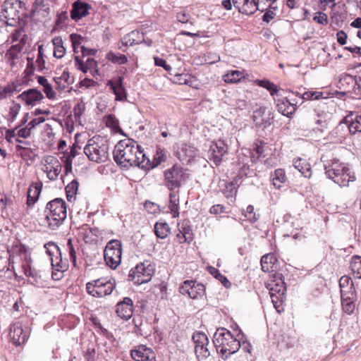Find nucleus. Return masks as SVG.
<instances>
[{
  "label": "nucleus",
  "mask_w": 361,
  "mask_h": 361,
  "mask_svg": "<svg viewBox=\"0 0 361 361\" xmlns=\"http://www.w3.org/2000/svg\"><path fill=\"white\" fill-rule=\"evenodd\" d=\"M136 153L139 152V145L131 139L119 141L113 152L114 159L121 167L128 169L136 164Z\"/></svg>",
  "instance_id": "obj_1"
},
{
  "label": "nucleus",
  "mask_w": 361,
  "mask_h": 361,
  "mask_svg": "<svg viewBox=\"0 0 361 361\" xmlns=\"http://www.w3.org/2000/svg\"><path fill=\"white\" fill-rule=\"evenodd\" d=\"M213 343L217 353L221 354L224 360L235 353L240 348V341L224 328L218 329L216 331Z\"/></svg>",
  "instance_id": "obj_2"
},
{
  "label": "nucleus",
  "mask_w": 361,
  "mask_h": 361,
  "mask_svg": "<svg viewBox=\"0 0 361 361\" xmlns=\"http://www.w3.org/2000/svg\"><path fill=\"white\" fill-rule=\"evenodd\" d=\"M45 220L51 230L57 229L64 221L67 216L66 204L61 198H56L47 204Z\"/></svg>",
  "instance_id": "obj_3"
},
{
  "label": "nucleus",
  "mask_w": 361,
  "mask_h": 361,
  "mask_svg": "<svg viewBox=\"0 0 361 361\" xmlns=\"http://www.w3.org/2000/svg\"><path fill=\"white\" fill-rule=\"evenodd\" d=\"M109 145L100 137L90 139L84 148V152L90 161L105 162L109 157Z\"/></svg>",
  "instance_id": "obj_4"
},
{
  "label": "nucleus",
  "mask_w": 361,
  "mask_h": 361,
  "mask_svg": "<svg viewBox=\"0 0 361 361\" xmlns=\"http://www.w3.org/2000/svg\"><path fill=\"white\" fill-rule=\"evenodd\" d=\"M23 4L18 0H7L4 3L0 18L5 20L7 25L16 26L23 14Z\"/></svg>",
  "instance_id": "obj_5"
},
{
  "label": "nucleus",
  "mask_w": 361,
  "mask_h": 361,
  "mask_svg": "<svg viewBox=\"0 0 361 361\" xmlns=\"http://www.w3.org/2000/svg\"><path fill=\"white\" fill-rule=\"evenodd\" d=\"M115 287V280L108 277L93 280L86 284L87 293L95 298H102L111 294Z\"/></svg>",
  "instance_id": "obj_6"
},
{
  "label": "nucleus",
  "mask_w": 361,
  "mask_h": 361,
  "mask_svg": "<svg viewBox=\"0 0 361 361\" xmlns=\"http://www.w3.org/2000/svg\"><path fill=\"white\" fill-rule=\"evenodd\" d=\"M188 178L186 170L178 165H174L164 172L165 185L169 190H178Z\"/></svg>",
  "instance_id": "obj_7"
},
{
  "label": "nucleus",
  "mask_w": 361,
  "mask_h": 361,
  "mask_svg": "<svg viewBox=\"0 0 361 361\" xmlns=\"http://www.w3.org/2000/svg\"><path fill=\"white\" fill-rule=\"evenodd\" d=\"M153 273L154 269L148 262L140 263L130 271L128 280L135 285H141L149 282Z\"/></svg>",
  "instance_id": "obj_8"
},
{
  "label": "nucleus",
  "mask_w": 361,
  "mask_h": 361,
  "mask_svg": "<svg viewBox=\"0 0 361 361\" xmlns=\"http://www.w3.org/2000/svg\"><path fill=\"white\" fill-rule=\"evenodd\" d=\"M121 243L119 240H114L107 243L104 256L106 264L112 269H115L121 259Z\"/></svg>",
  "instance_id": "obj_9"
},
{
  "label": "nucleus",
  "mask_w": 361,
  "mask_h": 361,
  "mask_svg": "<svg viewBox=\"0 0 361 361\" xmlns=\"http://www.w3.org/2000/svg\"><path fill=\"white\" fill-rule=\"evenodd\" d=\"M11 43L13 45L8 51L11 57H17L18 54L20 52L23 47L28 43L29 37L23 27L17 28L11 35Z\"/></svg>",
  "instance_id": "obj_10"
},
{
  "label": "nucleus",
  "mask_w": 361,
  "mask_h": 361,
  "mask_svg": "<svg viewBox=\"0 0 361 361\" xmlns=\"http://www.w3.org/2000/svg\"><path fill=\"white\" fill-rule=\"evenodd\" d=\"M267 288L269 290L272 303L277 311L280 312V310H278V303L281 302L284 298L286 290L285 283L281 277H279L276 280L269 283Z\"/></svg>",
  "instance_id": "obj_11"
},
{
  "label": "nucleus",
  "mask_w": 361,
  "mask_h": 361,
  "mask_svg": "<svg viewBox=\"0 0 361 361\" xmlns=\"http://www.w3.org/2000/svg\"><path fill=\"white\" fill-rule=\"evenodd\" d=\"M47 253L50 256L51 265L57 271H63L67 269V264L63 261L61 250L54 243L49 242L44 245Z\"/></svg>",
  "instance_id": "obj_12"
},
{
  "label": "nucleus",
  "mask_w": 361,
  "mask_h": 361,
  "mask_svg": "<svg viewBox=\"0 0 361 361\" xmlns=\"http://www.w3.org/2000/svg\"><path fill=\"white\" fill-rule=\"evenodd\" d=\"M228 152V147L222 140L212 142L208 154L209 158L217 166L221 164L223 157Z\"/></svg>",
  "instance_id": "obj_13"
},
{
  "label": "nucleus",
  "mask_w": 361,
  "mask_h": 361,
  "mask_svg": "<svg viewBox=\"0 0 361 361\" xmlns=\"http://www.w3.org/2000/svg\"><path fill=\"white\" fill-rule=\"evenodd\" d=\"M192 340L195 345V350L197 358L206 359L210 355L207 348L209 340L207 335L202 332H195L192 336Z\"/></svg>",
  "instance_id": "obj_14"
},
{
  "label": "nucleus",
  "mask_w": 361,
  "mask_h": 361,
  "mask_svg": "<svg viewBox=\"0 0 361 361\" xmlns=\"http://www.w3.org/2000/svg\"><path fill=\"white\" fill-rule=\"evenodd\" d=\"M179 292L192 299H197L204 295V286L202 283H196L194 281L186 280L180 286Z\"/></svg>",
  "instance_id": "obj_15"
},
{
  "label": "nucleus",
  "mask_w": 361,
  "mask_h": 361,
  "mask_svg": "<svg viewBox=\"0 0 361 361\" xmlns=\"http://www.w3.org/2000/svg\"><path fill=\"white\" fill-rule=\"evenodd\" d=\"M106 86L115 94V100L118 102H127V91L123 85L122 77L114 78L107 81Z\"/></svg>",
  "instance_id": "obj_16"
},
{
  "label": "nucleus",
  "mask_w": 361,
  "mask_h": 361,
  "mask_svg": "<svg viewBox=\"0 0 361 361\" xmlns=\"http://www.w3.org/2000/svg\"><path fill=\"white\" fill-rule=\"evenodd\" d=\"M346 166L340 163L338 160L329 161L324 165L326 175L336 183H337L338 178L341 176Z\"/></svg>",
  "instance_id": "obj_17"
},
{
  "label": "nucleus",
  "mask_w": 361,
  "mask_h": 361,
  "mask_svg": "<svg viewBox=\"0 0 361 361\" xmlns=\"http://www.w3.org/2000/svg\"><path fill=\"white\" fill-rule=\"evenodd\" d=\"M17 99L23 102L26 105L33 106L40 102L44 99V96L39 90L32 88L22 92L17 97Z\"/></svg>",
  "instance_id": "obj_18"
},
{
  "label": "nucleus",
  "mask_w": 361,
  "mask_h": 361,
  "mask_svg": "<svg viewBox=\"0 0 361 361\" xmlns=\"http://www.w3.org/2000/svg\"><path fill=\"white\" fill-rule=\"evenodd\" d=\"M9 337L16 345H20L26 341L27 334L24 332L23 324L20 322H15L11 326Z\"/></svg>",
  "instance_id": "obj_19"
},
{
  "label": "nucleus",
  "mask_w": 361,
  "mask_h": 361,
  "mask_svg": "<svg viewBox=\"0 0 361 361\" xmlns=\"http://www.w3.org/2000/svg\"><path fill=\"white\" fill-rule=\"evenodd\" d=\"M131 357L135 361H155L154 351L145 345H139L136 349L131 350Z\"/></svg>",
  "instance_id": "obj_20"
},
{
  "label": "nucleus",
  "mask_w": 361,
  "mask_h": 361,
  "mask_svg": "<svg viewBox=\"0 0 361 361\" xmlns=\"http://www.w3.org/2000/svg\"><path fill=\"white\" fill-rule=\"evenodd\" d=\"M116 314L123 319H129L133 313V302L130 298H124L123 300L116 305Z\"/></svg>",
  "instance_id": "obj_21"
},
{
  "label": "nucleus",
  "mask_w": 361,
  "mask_h": 361,
  "mask_svg": "<svg viewBox=\"0 0 361 361\" xmlns=\"http://www.w3.org/2000/svg\"><path fill=\"white\" fill-rule=\"evenodd\" d=\"M90 8L91 6L89 4L78 0L73 4L71 17L75 21L80 20L89 15Z\"/></svg>",
  "instance_id": "obj_22"
},
{
  "label": "nucleus",
  "mask_w": 361,
  "mask_h": 361,
  "mask_svg": "<svg viewBox=\"0 0 361 361\" xmlns=\"http://www.w3.org/2000/svg\"><path fill=\"white\" fill-rule=\"evenodd\" d=\"M349 118V116H347L334 128L331 132L332 137L341 140L348 135L351 134L350 131Z\"/></svg>",
  "instance_id": "obj_23"
},
{
  "label": "nucleus",
  "mask_w": 361,
  "mask_h": 361,
  "mask_svg": "<svg viewBox=\"0 0 361 361\" xmlns=\"http://www.w3.org/2000/svg\"><path fill=\"white\" fill-rule=\"evenodd\" d=\"M233 4L243 14L251 15L257 10L255 0H233Z\"/></svg>",
  "instance_id": "obj_24"
},
{
  "label": "nucleus",
  "mask_w": 361,
  "mask_h": 361,
  "mask_svg": "<svg viewBox=\"0 0 361 361\" xmlns=\"http://www.w3.org/2000/svg\"><path fill=\"white\" fill-rule=\"evenodd\" d=\"M265 111L266 108L261 106L254 111L252 116V119L256 126L264 128L271 126L272 119V118L270 117V115L265 114Z\"/></svg>",
  "instance_id": "obj_25"
},
{
  "label": "nucleus",
  "mask_w": 361,
  "mask_h": 361,
  "mask_svg": "<svg viewBox=\"0 0 361 361\" xmlns=\"http://www.w3.org/2000/svg\"><path fill=\"white\" fill-rule=\"evenodd\" d=\"M53 80L56 84L55 88L61 92L69 91V86L73 82L68 71H64L60 76L54 77Z\"/></svg>",
  "instance_id": "obj_26"
},
{
  "label": "nucleus",
  "mask_w": 361,
  "mask_h": 361,
  "mask_svg": "<svg viewBox=\"0 0 361 361\" xmlns=\"http://www.w3.org/2000/svg\"><path fill=\"white\" fill-rule=\"evenodd\" d=\"M276 108L282 115L290 117L296 110V105L290 103L287 99H282L276 101Z\"/></svg>",
  "instance_id": "obj_27"
},
{
  "label": "nucleus",
  "mask_w": 361,
  "mask_h": 361,
  "mask_svg": "<svg viewBox=\"0 0 361 361\" xmlns=\"http://www.w3.org/2000/svg\"><path fill=\"white\" fill-rule=\"evenodd\" d=\"M168 207L173 218L179 216V190H170Z\"/></svg>",
  "instance_id": "obj_28"
},
{
  "label": "nucleus",
  "mask_w": 361,
  "mask_h": 361,
  "mask_svg": "<svg viewBox=\"0 0 361 361\" xmlns=\"http://www.w3.org/2000/svg\"><path fill=\"white\" fill-rule=\"evenodd\" d=\"M75 61L78 68L82 71L83 73H87L88 71L97 72V62L92 58L88 57L85 63H83V61L79 58V56H75Z\"/></svg>",
  "instance_id": "obj_29"
},
{
  "label": "nucleus",
  "mask_w": 361,
  "mask_h": 361,
  "mask_svg": "<svg viewBox=\"0 0 361 361\" xmlns=\"http://www.w3.org/2000/svg\"><path fill=\"white\" fill-rule=\"evenodd\" d=\"M42 190V183H33L32 184L27 191V204L28 206L33 205L39 196Z\"/></svg>",
  "instance_id": "obj_30"
},
{
  "label": "nucleus",
  "mask_w": 361,
  "mask_h": 361,
  "mask_svg": "<svg viewBox=\"0 0 361 361\" xmlns=\"http://www.w3.org/2000/svg\"><path fill=\"white\" fill-rule=\"evenodd\" d=\"M139 152L141 154H138L136 153V161L137 164H133V166H138L139 168L144 169L145 171L153 169V166H152V163L148 157H146L145 154L140 149V147L139 146Z\"/></svg>",
  "instance_id": "obj_31"
},
{
  "label": "nucleus",
  "mask_w": 361,
  "mask_h": 361,
  "mask_svg": "<svg viewBox=\"0 0 361 361\" xmlns=\"http://www.w3.org/2000/svg\"><path fill=\"white\" fill-rule=\"evenodd\" d=\"M178 230L184 235L185 240H193V232L189 220H183L178 224Z\"/></svg>",
  "instance_id": "obj_32"
},
{
  "label": "nucleus",
  "mask_w": 361,
  "mask_h": 361,
  "mask_svg": "<svg viewBox=\"0 0 361 361\" xmlns=\"http://www.w3.org/2000/svg\"><path fill=\"white\" fill-rule=\"evenodd\" d=\"M294 167L298 169L305 178H310L311 168L310 164L304 159H297L293 161Z\"/></svg>",
  "instance_id": "obj_33"
},
{
  "label": "nucleus",
  "mask_w": 361,
  "mask_h": 361,
  "mask_svg": "<svg viewBox=\"0 0 361 361\" xmlns=\"http://www.w3.org/2000/svg\"><path fill=\"white\" fill-rule=\"evenodd\" d=\"M154 233L157 238L164 239L170 233V227L165 221L157 222L154 225Z\"/></svg>",
  "instance_id": "obj_34"
},
{
  "label": "nucleus",
  "mask_w": 361,
  "mask_h": 361,
  "mask_svg": "<svg viewBox=\"0 0 361 361\" xmlns=\"http://www.w3.org/2000/svg\"><path fill=\"white\" fill-rule=\"evenodd\" d=\"M276 260V259L274 255L271 253L262 256L260 261L262 270L264 272L273 271L272 268L275 264Z\"/></svg>",
  "instance_id": "obj_35"
},
{
  "label": "nucleus",
  "mask_w": 361,
  "mask_h": 361,
  "mask_svg": "<svg viewBox=\"0 0 361 361\" xmlns=\"http://www.w3.org/2000/svg\"><path fill=\"white\" fill-rule=\"evenodd\" d=\"M271 181L276 188H280L282 183L286 180V173L283 169H278L271 176Z\"/></svg>",
  "instance_id": "obj_36"
},
{
  "label": "nucleus",
  "mask_w": 361,
  "mask_h": 361,
  "mask_svg": "<svg viewBox=\"0 0 361 361\" xmlns=\"http://www.w3.org/2000/svg\"><path fill=\"white\" fill-rule=\"evenodd\" d=\"M355 180L354 173L346 166L345 171L341 174V176L338 178L337 184L340 186H348L350 182H353Z\"/></svg>",
  "instance_id": "obj_37"
},
{
  "label": "nucleus",
  "mask_w": 361,
  "mask_h": 361,
  "mask_svg": "<svg viewBox=\"0 0 361 361\" xmlns=\"http://www.w3.org/2000/svg\"><path fill=\"white\" fill-rule=\"evenodd\" d=\"M244 78V73L240 71H229L223 76L224 82L227 83L238 82Z\"/></svg>",
  "instance_id": "obj_38"
},
{
  "label": "nucleus",
  "mask_w": 361,
  "mask_h": 361,
  "mask_svg": "<svg viewBox=\"0 0 361 361\" xmlns=\"http://www.w3.org/2000/svg\"><path fill=\"white\" fill-rule=\"evenodd\" d=\"M350 131L351 134H355L356 133H361V115L353 114L348 115Z\"/></svg>",
  "instance_id": "obj_39"
},
{
  "label": "nucleus",
  "mask_w": 361,
  "mask_h": 361,
  "mask_svg": "<svg viewBox=\"0 0 361 361\" xmlns=\"http://www.w3.org/2000/svg\"><path fill=\"white\" fill-rule=\"evenodd\" d=\"M220 187L226 197H233L236 194V186L233 182L223 181Z\"/></svg>",
  "instance_id": "obj_40"
},
{
  "label": "nucleus",
  "mask_w": 361,
  "mask_h": 361,
  "mask_svg": "<svg viewBox=\"0 0 361 361\" xmlns=\"http://www.w3.org/2000/svg\"><path fill=\"white\" fill-rule=\"evenodd\" d=\"M79 183L74 179L69 183L66 187V197L69 202H72L75 199L77 192L78 190Z\"/></svg>",
  "instance_id": "obj_41"
},
{
  "label": "nucleus",
  "mask_w": 361,
  "mask_h": 361,
  "mask_svg": "<svg viewBox=\"0 0 361 361\" xmlns=\"http://www.w3.org/2000/svg\"><path fill=\"white\" fill-rule=\"evenodd\" d=\"M350 269L353 275L357 278L361 279V257L354 255L350 261Z\"/></svg>",
  "instance_id": "obj_42"
},
{
  "label": "nucleus",
  "mask_w": 361,
  "mask_h": 361,
  "mask_svg": "<svg viewBox=\"0 0 361 361\" xmlns=\"http://www.w3.org/2000/svg\"><path fill=\"white\" fill-rule=\"evenodd\" d=\"M255 83L262 87L267 89L271 96L278 94L279 88L277 86L272 82L269 80H257Z\"/></svg>",
  "instance_id": "obj_43"
},
{
  "label": "nucleus",
  "mask_w": 361,
  "mask_h": 361,
  "mask_svg": "<svg viewBox=\"0 0 361 361\" xmlns=\"http://www.w3.org/2000/svg\"><path fill=\"white\" fill-rule=\"evenodd\" d=\"M52 42L54 46V56L57 59L62 58L66 53V49L63 46L62 39L61 37H55L53 39Z\"/></svg>",
  "instance_id": "obj_44"
},
{
  "label": "nucleus",
  "mask_w": 361,
  "mask_h": 361,
  "mask_svg": "<svg viewBox=\"0 0 361 361\" xmlns=\"http://www.w3.org/2000/svg\"><path fill=\"white\" fill-rule=\"evenodd\" d=\"M106 58L109 61L118 65L126 64L128 62L126 56L120 53L116 54L110 51L106 54Z\"/></svg>",
  "instance_id": "obj_45"
},
{
  "label": "nucleus",
  "mask_w": 361,
  "mask_h": 361,
  "mask_svg": "<svg viewBox=\"0 0 361 361\" xmlns=\"http://www.w3.org/2000/svg\"><path fill=\"white\" fill-rule=\"evenodd\" d=\"M44 171L47 173L49 179L54 180L57 178L61 171V164L59 163L51 168L45 167V169H44Z\"/></svg>",
  "instance_id": "obj_46"
},
{
  "label": "nucleus",
  "mask_w": 361,
  "mask_h": 361,
  "mask_svg": "<svg viewBox=\"0 0 361 361\" xmlns=\"http://www.w3.org/2000/svg\"><path fill=\"white\" fill-rule=\"evenodd\" d=\"M310 117L314 121L315 124L318 126L314 130H319L322 133L327 128V122L325 119H323L322 116L317 114L315 112L311 114Z\"/></svg>",
  "instance_id": "obj_47"
},
{
  "label": "nucleus",
  "mask_w": 361,
  "mask_h": 361,
  "mask_svg": "<svg viewBox=\"0 0 361 361\" xmlns=\"http://www.w3.org/2000/svg\"><path fill=\"white\" fill-rule=\"evenodd\" d=\"M254 211V207L250 204L247 207L246 209L242 211V214L249 221L255 223L259 219V214H257Z\"/></svg>",
  "instance_id": "obj_48"
},
{
  "label": "nucleus",
  "mask_w": 361,
  "mask_h": 361,
  "mask_svg": "<svg viewBox=\"0 0 361 361\" xmlns=\"http://www.w3.org/2000/svg\"><path fill=\"white\" fill-rule=\"evenodd\" d=\"M209 273L213 275L216 279L221 282V283L226 287L228 288L231 286V282L228 280V279L221 274L219 271L212 267H209Z\"/></svg>",
  "instance_id": "obj_49"
},
{
  "label": "nucleus",
  "mask_w": 361,
  "mask_h": 361,
  "mask_svg": "<svg viewBox=\"0 0 361 361\" xmlns=\"http://www.w3.org/2000/svg\"><path fill=\"white\" fill-rule=\"evenodd\" d=\"M301 98L303 100H319L320 99L326 98L322 92L318 91H307L301 94Z\"/></svg>",
  "instance_id": "obj_50"
},
{
  "label": "nucleus",
  "mask_w": 361,
  "mask_h": 361,
  "mask_svg": "<svg viewBox=\"0 0 361 361\" xmlns=\"http://www.w3.org/2000/svg\"><path fill=\"white\" fill-rule=\"evenodd\" d=\"M20 109L21 106L20 104H18L13 101L12 106L10 107L9 112L8 114V121L9 122H13L16 120L19 111H20Z\"/></svg>",
  "instance_id": "obj_51"
},
{
  "label": "nucleus",
  "mask_w": 361,
  "mask_h": 361,
  "mask_svg": "<svg viewBox=\"0 0 361 361\" xmlns=\"http://www.w3.org/2000/svg\"><path fill=\"white\" fill-rule=\"evenodd\" d=\"M355 300H341V305L343 310L347 314H351L355 308Z\"/></svg>",
  "instance_id": "obj_52"
},
{
  "label": "nucleus",
  "mask_w": 361,
  "mask_h": 361,
  "mask_svg": "<svg viewBox=\"0 0 361 361\" xmlns=\"http://www.w3.org/2000/svg\"><path fill=\"white\" fill-rule=\"evenodd\" d=\"M139 35V32L137 31L133 30L131 32H130L128 35L125 36L123 39L122 43L125 44L126 46H132L135 44H137L138 42H136L135 37Z\"/></svg>",
  "instance_id": "obj_53"
},
{
  "label": "nucleus",
  "mask_w": 361,
  "mask_h": 361,
  "mask_svg": "<svg viewBox=\"0 0 361 361\" xmlns=\"http://www.w3.org/2000/svg\"><path fill=\"white\" fill-rule=\"evenodd\" d=\"M166 159L165 154L164 151L161 148H158L157 150V153L154 155V161L152 163V166L153 168L159 165L161 162L164 161Z\"/></svg>",
  "instance_id": "obj_54"
},
{
  "label": "nucleus",
  "mask_w": 361,
  "mask_h": 361,
  "mask_svg": "<svg viewBox=\"0 0 361 361\" xmlns=\"http://www.w3.org/2000/svg\"><path fill=\"white\" fill-rule=\"evenodd\" d=\"M67 250L68 251V253H69V256H70V259L71 260V262H73V266L75 267H76V252L75 250V248L73 247V243H72V240L71 239H68V242H67Z\"/></svg>",
  "instance_id": "obj_55"
},
{
  "label": "nucleus",
  "mask_w": 361,
  "mask_h": 361,
  "mask_svg": "<svg viewBox=\"0 0 361 361\" xmlns=\"http://www.w3.org/2000/svg\"><path fill=\"white\" fill-rule=\"evenodd\" d=\"M68 20V13L67 11H61L57 15V19L56 20V25L58 27H63L66 20Z\"/></svg>",
  "instance_id": "obj_56"
},
{
  "label": "nucleus",
  "mask_w": 361,
  "mask_h": 361,
  "mask_svg": "<svg viewBox=\"0 0 361 361\" xmlns=\"http://www.w3.org/2000/svg\"><path fill=\"white\" fill-rule=\"evenodd\" d=\"M106 125L115 130L119 128V121L114 116L110 114L106 117Z\"/></svg>",
  "instance_id": "obj_57"
},
{
  "label": "nucleus",
  "mask_w": 361,
  "mask_h": 361,
  "mask_svg": "<svg viewBox=\"0 0 361 361\" xmlns=\"http://www.w3.org/2000/svg\"><path fill=\"white\" fill-rule=\"evenodd\" d=\"M313 20L320 25H324L328 24V16L323 12H317Z\"/></svg>",
  "instance_id": "obj_58"
},
{
  "label": "nucleus",
  "mask_w": 361,
  "mask_h": 361,
  "mask_svg": "<svg viewBox=\"0 0 361 361\" xmlns=\"http://www.w3.org/2000/svg\"><path fill=\"white\" fill-rule=\"evenodd\" d=\"M13 204V200L6 195L0 193V209H4Z\"/></svg>",
  "instance_id": "obj_59"
},
{
  "label": "nucleus",
  "mask_w": 361,
  "mask_h": 361,
  "mask_svg": "<svg viewBox=\"0 0 361 361\" xmlns=\"http://www.w3.org/2000/svg\"><path fill=\"white\" fill-rule=\"evenodd\" d=\"M16 91V88L11 85H6L0 90V99H6Z\"/></svg>",
  "instance_id": "obj_60"
},
{
  "label": "nucleus",
  "mask_w": 361,
  "mask_h": 361,
  "mask_svg": "<svg viewBox=\"0 0 361 361\" xmlns=\"http://www.w3.org/2000/svg\"><path fill=\"white\" fill-rule=\"evenodd\" d=\"M43 160L44 169H45V167L51 168V166L60 163L57 158L54 156H46Z\"/></svg>",
  "instance_id": "obj_61"
},
{
  "label": "nucleus",
  "mask_w": 361,
  "mask_h": 361,
  "mask_svg": "<svg viewBox=\"0 0 361 361\" xmlns=\"http://www.w3.org/2000/svg\"><path fill=\"white\" fill-rule=\"evenodd\" d=\"M43 91H44V94H46V97L49 99H54L56 98V92L53 90V87L49 82H48V84H47L43 87Z\"/></svg>",
  "instance_id": "obj_62"
},
{
  "label": "nucleus",
  "mask_w": 361,
  "mask_h": 361,
  "mask_svg": "<svg viewBox=\"0 0 361 361\" xmlns=\"http://www.w3.org/2000/svg\"><path fill=\"white\" fill-rule=\"evenodd\" d=\"M353 283V280L351 279V278H350L348 276H343L341 277V279L339 280L340 290H341L344 288H346Z\"/></svg>",
  "instance_id": "obj_63"
},
{
  "label": "nucleus",
  "mask_w": 361,
  "mask_h": 361,
  "mask_svg": "<svg viewBox=\"0 0 361 361\" xmlns=\"http://www.w3.org/2000/svg\"><path fill=\"white\" fill-rule=\"evenodd\" d=\"M85 109V106L82 102L76 104L73 109L75 116L80 118L82 116V114H83Z\"/></svg>",
  "instance_id": "obj_64"
}]
</instances>
